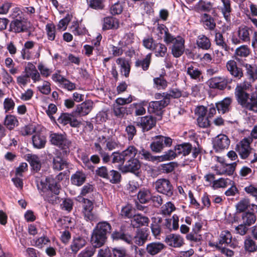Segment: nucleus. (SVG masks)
<instances>
[{
  "label": "nucleus",
  "instance_id": "obj_1",
  "mask_svg": "<svg viewBox=\"0 0 257 257\" xmlns=\"http://www.w3.org/2000/svg\"><path fill=\"white\" fill-rule=\"evenodd\" d=\"M245 89V85H237L235 89V95L238 104L245 109L257 112V92L250 95Z\"/></svg>",
  "mask_w": 257,
  "mask_h": 257
},
{
  "label": "nucleus",
  "instance_id": "obj_2",
  "mask_svg": "<svg viewBox=\"0 0 257 257\" xmlns=\"http://www.w3.org/2000/svg\"><path fill=\"white\" fill-rule=\"evenodd\" d=\"M165 43L169 45L172 44L171 52L175 58L180 57L184 52L185 40L181 36L175 37L172 35H169L165 39Z\"/></svg>",
  "mask_w": 257,
  "mask_h": 257
},
{
  "label": "nucleus",
  "instance_id": "obj_3",
  "mask_svg": "<svg viewBox=\"0 0 257 257\" xmlns=\"http://www.w3.org/2000/svg\"><path fill=\"white\" fill-rule=\"evenodd\" d=\"M251 140L250 139L244 138L236 146L235 150L238 153L242 159H246L252 155L253 156L252 159H250L251 163L257 161V154L253 151L250 147Z\"/></svg>",
  "mask_w": 257,
  "mask_h": 257
},
{
  "label": "nucleus",
  "instance_id": "obj_4",
  "mask_svg": "<svg viewBox=\"0 0 257 257\" xmlns=\"http://www.w3.org/2000/svg\"><path fill=\"white\" fill-rule=\"evenodd\" d=\"M36 183L37 188L40 191L46 192L49 190L55 195H57L59 193L60 186L51 177H48L45 179L37 178L36 179Z\"/></svg>",
  "mask_w": 257,
  "mask_h": 257
},
{
  "label": "nucleus",
  "instance_id": "obj_5",
  "mask_svg": "<svg viewBox=\"0 0 257 257\" xmlns=\"http://www.w3.org/2000/svg\"><path fill=\"white\" fill-rule=\"evenodd\" d=\"M252 32V31L249 27L244 25L240 26L231 37L232 43L237 45L250 42V36Z\"/></svg>",
  "mask_w": 257,
  "mask_h": 257
},
{
  "label": "nucleus",
  "instance_id": "obj_6",
  "mask_svg": "<svg viewBox=\"0 0 257 257\" xmlns=\"http://www.w3.org/2000/svg\"><path fill=\"white\" fill-rule=\"evenodd\" d=\"M172 139L166 136L158 135L155 136L150 145L151 150L155 153H160L165 148L170 147L172 144Z\"/></svg>",
  "mask_w": 257,
  "mask_h": 257
},
{
  "label": "nucleus",
  "instance_id": "obj_7",
  "mask_svg": "<svg viewBox=\"0 0 257 257\" xmlns=\"http://www.w3.org/2000/svg\"><path fill=\"white\" fill-rule=\"evenodd\" d=\"M49 138L51 143L60 148L63 153L69 152L71 142L67 138L65 134L53 133Z\"/></svg>",
  "mask_w": 257,
  "mask_h": 257
},
{
  "label": "nucleus",
  "instance_id": "obj_8",
  "mask_svg": "<svg viewBox=\"0 0 257 257\" xmlns=\"http://www.w3.org/2000/svg\"><path fill=\"white\" fill-rule=\"evenodd\" d=\"M157 191L163 194L168 197H172L174 195V188L171 182L167 179H158L154 183Z\"/></svg>",
  "mask_w": 257,
  "mask_h": 257
},
{
  "label": "nucleus",
  "instance_id": "obj_9",
  "mask_svg": "<svg viewBox=\"0 0 257 257\" xmlns=\"http://www.w3.org/2000/svg\"><path fill=\"white\" fill-rule=\"evenodd\" d=\"M231 80L227 76H216L209 79L207 84L210 88L224 90Z\"/></svg>",
  "mask_w": 257,
  "mask_h": 257
},
{
  "label": "nucleus",
  "instance_id": "obj_10",
  "mask_svg": "<svg viewBox=\"0 0 257 257\" xmlns=\"http://www.w3.org/2000/svg\"><path fill=\"white\" fill-rule=\"evenodd\" d=\"M30 23L23 17H17L10 23V30L15 33H21L28 31Z\"/></svg>",
  "mask_w": 257,
  "mask_h": 257
},
{
  "label": "nucleus",
  "instance_id": "obj_11",
  "mask_svg": "<svg viewBox=\"0 0 257 257\" xmlns=\"http://www.w3.org/2000/svg\"><path fill=\"white\" fill-rule=\"evenodd\" d=\"M156 118L152 115L139 117L136 121V125L142 128L143 133L148 132L156 124Z\"/></svg>",
  "mask_w": 257,
  "mask_h": 257
},
{
  "label": "nucleus",
  "instance_id": "obj_12",
  "mask_svg": "<svg viewBox=\"0 0 257 257\" xmlns=\"http://www.w3.org/2000/svg\"><path fill=\"white\" fill-rule=\"evenodd\" d=\"M175 150L177 152V155H182L186 156L192 152V157L193 159L197 158L200 153V150L199 148H193L190 143H183L178 145L175 147Z\"/></svg>",
  "mask_w": 257,
  "mask_h": 257
},
{
  "label": "nucleus",
  "instance_id": "obj_13",
  "mask_svg": "<svg viewBox=\"0 0 257 257\" xmlns=\"http://www.w3.org/2000/svg\"><path fill=\"white\" fill-rule=\"evenodd\" d=\"M93 203L91 201L88 199H83L82 213L87 221H95L97 219V216L93 212Z\"/></svg>",
  "mask_w": 257,
  "mask_h": 257
},
{
  "label": "nucleus",
  "instance_id": "obj_14",
  "mask_svg": "<svg viewBox=\"0 0 257 257\" xmlns=\"http://www.w3.org/2000/svg\"><path fill=\"white\" fill-rule=\"evenodd\" d=\"M113 240H121L128 244H133V236L125 230V226L121 225L119 230H115L111 234Z\"/></svg>",
  "mask_w": 257,
  "mask_h": 257
},
{
  "label": "nucleus",
  "instance_id": "obj_15",
  "mask_svg": "<svg viewBox=\"0 0 257 257\" xmlns=\"http://www.w3.org/2000/svg\"><path fill=\"white\" fill-rule=\"evenodd\" d=\"M57 121L63 125L69 124L73 127H79L81 124V121L74 117L72 113H62L58 117Z\"/></svg>",
  "mask_w": 257,
  "mask_h": 257
},
{
  "label": "nucleus",
  "instance_id": "obj_16",
  "mask_svg": "<svg viewBox=\"0 0 257 257\" xmlns=\"http://www.w3.org/2000/svg\"><path fill=\"white\" fill-rule=\"evenodd\" d=\"M168 104V100L166 101L165 99L164 100L151 101L149 103L148 110L150 113H154L160 116L163 113V108Z\"/></svg>",
  "mask_w": 257,
  "mask_h": 257
},
{
  "label": "nucleus",
  "instance_id": "obj_17",
  "mask_svg": "<svg viewBox=\"0 0 257 257\" xmlns=\"http://www.w3.org/2000/svg\"><path fill=\"white\" fill-rule=\"evenodd\" d=\"M230 140L225 135L220 134L217 136L213 142V147L217 151L222 150L228 148Z\"/></svg>",
  "mask_w": 257,
  "mask_h": 257
},
{
  "label": "nucleus",
  "instance_id": "obj_18",
  "mask_svg": "<svg viewBox=\"0 0 257 257\" xmlns=\"http://www.w3.org/2000/svg\"><path fill=\"white\" fill-rule=\"evenodd\" d=\"M147 105V102L141 101L133 103L130 105L128 113L130 114H134L135 116L143 115L146 113L145 106Z\"/></svg>",
  "mask_w": 257,
  "mask_h": 257
},
{
  "label": "nucleus",
  "instance_id": "obj_19",
  "mask_svg": "<svg viewBox=\"0 0 257 257\" xmlns=\"http://www.w3.org/2000/svg\"><path fill=\"white\" fill-rule=\"evenodd\" d=\"M226 68L230 74L234 78L240 79L243 75L242 68L237 66L234 60H229L226 63Z\"/></svg>",
  "mask_w": 257,
  "mask_h": 257
},
{
  "label": "nucleus",
  "instance_id": "obj_20",
  "mask_svg": "<svg viewBox=\"0 0 257 257\" xmlns=\"http://www.w3.org/2000/svg\"><path fill=\"white\" fill-rule=\"evenodd\" d=\"M107 238V236L98 233L93 229L91 235L90 242L93 247L99 248L104 244Z\"/></svg>",
  "mask_w": 257,
  "mask_h": 257
},
{
  "label": "nucleus",
  "instance_id": "obj_21",
  "mask_svg": "<svg viewBox=\"0 0 257 257\" xmlns=\"http://www.w3.org/2000/svg\"><path fill=\"white\" fill-rule=\"evenodd\" d=\"M93 103L92 101L88 100L78 104L75 109V113L80 116L87 115L93 108Z\"/></svg>",
  "mask_w": 257,
  "mask_h": 257
},
{
  "label": "nucleus",
  "instance_id": "obj_22",
  "mask_svg": "<svg viewBox=\"0 0 257 257\" xmlns=\"http://www.w3.org/2000/svg\"><path fill=\"white\" fill-rule=\"evenodd\" d=\"M165 242L168 245L173 247H180L184 244L183 237L176 234L167 235L165 238Z\"/></svg>",
  "mask_w": 257,
  "mask_h": 257
},
{
  "label": "nucleus",
  "instance_id": "obj_23",
  "mask_svg": "<svg viewBox=\"0 0 257 257\" xmlns=\"http://www.w3.org/2000/svg\"><path fill=\"white\" fill-rule=\"evenodd\" d=\"M149 221L148 217L138 214L133 216L131 220V224L134 228H139L143 226H148Z\"/></svg>",
  "mask_w": 257,
  "mask_h": 257
},
{
  "label": "nucleus",
  "instance_id": "obj_24",
  "mask_svg": "<svg viewBox=\"0 0 257 257\" xmlns=\"http://www.w3.org/2000/svg\"><path fill=\"white\" fill-rule=\"evenodd\" d=\"M232 100L230 97H227L222 100L216 102L215 106L217 110L219 113L224 114L228 112L230 110L231 104Z\"/></svg>",
  "mask_w": 257,
  "mask_h": 257
},
{
  "label": "nucleus",
  "instance_id": "obj_25",
  "mask_svg": "<svg viewBox=\"0 0 257 257\" xmlns=\"http://www.w3.org/2000/svg\"><path fill=\"white\" fill-rule=\"evenodd\" d=\"M148 236L149 233L147 230L139 229H138L135 235L133 236V241L136 244L142 246L147 241Z\"/></svg>",
  "mask_w": 257,
  "mask_h": 257
},
{
  "label": "nucleus",
  "instance_id": "obj_26",
  "mask_svg": "<svg viewBox=\"0 0 257 257\" xmlns=\"http://www.w3.org/2000/svg\"><path fill=\"white\" fill-rule=\"evenodd\" d=\"M141 167V163L137 158H132L126 162L123 166L124 172H129L134 173L138 172Z\"/></svg>",
  "mask_w": 257,
  "mask_h": 257
},
{
  "label": "nucleus",
  "instance_id": "obj_27",
  "mask_svg": "<svg viewBox=\"0 0 257 257\" xmlns=\"http://www.w3.org/2000/svg\"><path fill=\"white\" fill-rule=\"evenodd\" d=\"M196 44L198 48L203 50H209L211 46L210 39L203 34L197 36Z\"/></svg>",
  "mask_w": 257,
  "mask_h": 257
},
{
  "label": "nucleus",
  "instance_id": "obj_28",
  "mask_svg": "<svg viewBox=\"0 0 257 257\" xmlns=\"http://www.w3.org/2000/svg\"><path fill=\"white\" fill-rule=\"evenodd\" d=\"M165 247V245L160 242H152L147 245L146 250L150 255H155L160 252Z\"/></svg>",
  "mask_w": 257,
  "mask_h": 257
},
{
  "label": "nucleus",
  "instance_id": "obj_29",
  "mask_svg": "<svg viewBox=\"0 0 257 257\" xmlns=\"http://www.w3.org/2000/svg\"><path fill=\"white\" fill-rule=\"evenodd\" d=\"M250 53V49L247 45H241L236 49L234 57L236 60L240 61L243 58L247 57Z\"/></svg>",
  "mask_w": 257,
  "mask_h": 257
},
{
  "label": "nucleus",
  "instance_id": "obj_30",
  "mask_svg": "<svg viewBox=\"0 0 257 257\" xmlns=\"http://www.w3.org/2000/svg\"><path fill=\"white\" fill-rule=\"evenodd\" d=\"M86 241L84 238L81 236L75 237L70 245L71 251L74 253H76L81 248L85 245Z\"/></svg>",
  "mask_w": 257,
  "mask_h": 257
},
{
  "label": "nucleus",
  "instance_id": "obj_31",
  "mask_svg": "<svg viewBox=\"0 0 257 257\" xmlns=\"http://www.w3.org/2000/svg\"><path fill=\"white\" fill-rule=\"evenodd\" d=\"M26 157L27 161L30 163L33 170L36 172L39 171L41 168V163L38 156L29 154Z\"/></svg>",
  "mask_w": 257,
  "mask_h": 257
},
{
  "label": "nucleus",
  "instance_id": "obj_32",
  "mask_svg": "<svg viewBox=\"0 0 257 257\" xmlns=\"http://www.w3.org/2000/svg\"><path fill=\"white\" fill-rule=\"evenodd\" d=\"M152 60V54H148L145 58L136 60L135 62V66L137 68H141L143 70L147 71L149 69Z\"/></svg>",
  "mask_w": 257,
  "mask_h": 257
},
{
  "label": "nucleus",
  "instance_id": "obj_33",
  "mask_svg": "<svg viewBox=\"0 0 257 257\" xmlns=\"http://www.w3.org/2000/svg\"><path fill=\"white\" fill-rule=\"evenodd\" d=\"M86 179V175L83 171H77L71 176V181L72 184L80 186L85 182Z\"/></svg>",
  "mask_w": 257,
  "mask_h": 257
},
{
  "label": "nucleus",
  "instance_id": "obj_34",
  "mask_svg": "<svg viewBox=\"0 0 257 257\" xmlns=\"http://www.w3.org/2000/svg\"><path fill=\"white\" fill-rule=\"evenodd\" d=\"M52 167L55 170L61 171L68 168V163L61 156H57L53 159Z\"/></svg>",
  "mask_w": 257,
  "mask_h": 257
},
{
  "label": "nucleus",
  "instance_id": "obj_35",
  "mask_svg": "<svg viewBox=\"0 0 257 257\" xmlns=\"http://www.w3.org/2000/svg\"><path fill=\"white\" fill-rule=\"evenodd\" d=\"M93 229L98 233L107 236V234L110 232L112 227L110 224L108 222L101 221L98 222Z\"/></svg>",
  "mask_w": 257,
  "mask_h": 257
},
{
  "label": "nucleus",
  "instance_id": "obj_36",
  "mask_svg": "<svg viewBox=\"0 0 257 257\" xmlns=\"http://www.w3.org/2000/svg\"><path fill=\"white\" fill-rule=\"evenodd\" d=\"M116 63L120 65V72L123 74L125 77H128L130 72V65L127 61L123 58H118L116 60Z\"/></svg>",
  "mask_w": 257,
  "mask_h": 257
},
{
  "label": "nucleus",
  "instance_id": "obj_37",
  "mask_svg": "<svg viewBox=\"0 0 257 257\" xmlns=\"http://www.w3.org/2000/svg\"><path fill=\"white\" fill-rule=\"evenodd\" d=\"M119 26L116 19L112 17H105L103 19L102 29L103 30L117 29Z\"/></svg>",
  "mask_w": 257,
  "mask_h": 257
},
{
  "label": "nucleus",
  "instance_id": "obj_38",
  "mask_svg": "<svg viewBox=\"0 0 257 257\" xmlns=\"http://www.w3.org/2000/svg\"><path fill=\"white\" fill-rule=\"evenodd\" d=\"M222 6L220 7L219 10L222 13L225 19L228 21L230 20L231 8L230 0H221Z\"/></svg>",
  "mask_w": 257,
  "mask_h": 257
},
{
  "label": "nucleus",
  "instance_id": "obj_39",
  "mask_svg": "<svg viewBox=\"0 0 257 257\" xmlns=\"http://www.w3.org/2000/svg\"><path fill=\"white\" fill-rule=\"evenodd\" d=\"M121 179L120 173L115 170H110L109 171L107 177L105 180L108 181L110 183L116 184L119 183Z\"/></svg>",
  "mask_w": 257,
  "mask_h": 257
},
{
  "label": "nucleus",
  "instance_id": "obj_40",
  "mask_svg": "<svg viewBox=\"0 0 257 257\" xmlns=\"http://www.w3.org/2000/svg\"><path fill=\"white\" fill-rule=\"evenodd\" d=\"M241 220L244 224L249 226L255 223L256 216L253 213L246 211L242 213Z\"/></svg>",
  "mask_w": 257,
  "mask_h": 257
},
{
  "label": "nucleus",
  "instance_id": "obj_41",
  "mask_svg": "<svg viewBox=\"0 0 257 257\" xmlns=\"http://www.w3.org/2000/svg\"><path fill=\"white\" fill-rule=\"evenodd\" d=\"M187 74L190 76L191 79L196 80L197 81L202 78V71L198 68L191 65L187 68Z\"/></svg>",
  "mask_w": 257,
  "mask_h": 257
},
{
  "label": "nucleus",
  "instance_id": "obj_42",
  "mask_svg": "<svg viewBox=\"0 0 257 257\" xmlns=\"http://www.w3.org/2000/svg\"><path fill=\"white\" fill-rule=\"evenodd\" d=\"M202 21L206 29L213 30L216 27V24L213 17L207 14H204L202 16Z\"/></svg>",
  "mask_w": 257,
  "mask_h": 257
},
{
  "label": "nucleus",
  "instance_id": "obj_43",
  "mask_svg": "<svg viewBox=\"0 0 257 257\" xmlns=\"http://www.w3.org/2000/svg\"><path fill=\"white\" fill-rule=\"evenodd\" d=\"M151 193L147 189H141L138 193V199L142 204L149 202L151 198Z\"/></svg>",
  "mask_w": 257,
  "mask_h": 257
},
{
  "label": "nucleus",
  "instance_id": "obj_44",
  "mask_svg": "<svg viewBox=\"0 0 257 257\" xmlns=\"http://www.w3.org/2000/svg\"><path fill=\"white\" fill-rule=\"evenodd\" d=\"M88 8L96 11H102L104 9L105 0H86Z\"/></svg>",
  "mask_w": 257,
  "mask_h": 257
},
{
  "label": "nucleus",
  "instance_id": "obj_45",
  "mask_svg": "<svg viewBox=\"0 0 257 257\" xmlns=\"http://www.w3.org/2000/svg\"><path fill=\"white\" fill-rule=\"evenodd\" d=\"M4 124L8 129L12 130L18 125L19 121L15 116L7 115L4 120Z\"/></svg>",
  "mask_w": 257,
  "mask_h": 257
},
{
  "label": "nucleus",
  "instance_id": "obj_46",
  "mask_svg": "<svg viewBox=\"0 0 257 257\" xmlns=\"http://www.w3.org/2000/svg\"><path fill=\"white\" fill-rule=\"evenodd\" d=\"M214 41L217 46L224 49L226 52H229L230 48L225 42L223 35L220 32H216L215 35Z\"/></svg>",
  "mask_w": 257,
  "mask_h": 257
},
{
  "label": "nucleus",
  "instance_id": "obj_47",
  "mask_svg": "<svg viewBox=\"0 0 257 257\" xmlns=\"http://www.w3.org/2000/svg\"><path fill=\"white\" fill-rule=\"evenodd\" d=\"M153 51L156 57H164L167 53V48L165 45L162 43H156L154 44Z\"/></svg>",
  "mask_w": 257,
  "mask_h": 257
},
{
  "label": "nucleus",
  "instance_id": "obj_48",
  "mask_svg": "<svg viewBox=\"0 0 257 257\" xmlns=\"http://www.w3.org/2000/svg\"><path fill=\"white\" fill-rule=\"evenodd\" d=\"M232 235L228 230L222 231L220 235L219 243L221 245L223 244L231 246Z\"/></svg>",
  "mask_w": 257,
  "mask_h": 257
},
{
  "label": "nucleus",
  "instance_id": "obj_49",
  "mask_svg": "<svg viewBox=\"0 0 257 257\" xmlns=\"http://www.w3.org/2000/svg\"><path fill=\"white\" fill-rule=\"evenodd\" d=\"M32 142L35 148L42 149L44 148L46 141L43 136L37 134L33 136Z\"/></svg>",
  "mask_w": 257,
  "mask_h": 257
},
{
  "label": "nucleus",
  "instance_id": "obj_50",
  "mask_svg": "<svg viewBox=\"0 0 257 257\" xmlns=\"http://www.w3.org/2000/svg\"><path fill=\"white\" fill-rule=\"evenodd\" d=\"M138 157L141 159L152 162L157 161V156H152L150 151L144 148L138 151Z\"/></svg>",
  "mask_w": 257,
  "mask_h": 257
},
{
  "label": "nucleus",
  "instance_id": "obj_51",
  "mask_svg": "<svg viewBox=\"0 0 257 257\" xmlns=\"http://www.w3.org/2000/svg\"><path fill=\"white\" fill-rule=\"evenodd\" d=\"M129 107H126L119 105L113 106V112L115 116L119 118H122L125 115L130 114L128 113Z\"/></svg>",
  "mask_w": 257,
  "mask_h": 257
},
{
  "label": "nucleus",
  "instance_id": "obj_52",
  "mask_svg": "<svg viewBox=\"0 0 257 257\" xmlns=\"http://www.w3.org/2000/svg\"><path fill=\"white\" fill-rule=\"evenodd\" d=\"M177 156V152L172 150H169L164 153L161 156H157V161L163 162L170 161L175 159Z\"/></svg>",
  "mask_w": 257,
  "mask_h": 257
},
{
  "label": "nucleus",
  "instance_id": "obj_53",
  "mask_svg": "<svg viewBox=\"0 0 257 257\" xmlns=\"http://www.w3.org/2000/svg\"><path fill=\"white\" fill-rule=\"evenodd\" d=\"M182 96V91L178 88L170 89L166 94L165 99L168 100V104L170 102L171 98H179Z\"/></svg>",
  "mask_w": 257,
  "mask_h": 257
},
{
  "label": "nucleus",
  "instance_id": "obj_54",
  "mask_svg": "<svg viewBox=\"0 0 257 257\" xmlns=\"http://www.w3.org/2000/svg\"><path fill=\"white\" fill-rule=\"evenodd\" d=\"M122 153L126 160L135 158V156L138 153V150L135 146H129L125 150L122 151Z\"/></svg>",
  "mask_w": 257,
  "mask_h": 257
},
{
  "label": "nucleus",
  "instance_id": "obj_55",
  "mask_svg": "<svg viewBox=\"0 0 257 257\" xmlns=\"http://www.w3.org/2000/svg\"><path fill=\"white\" fill-rule=\"evenodd\" d=\"M154 86L158 89H165L168 86V82L161 75L153 79Z\"/></svg>",
  "mask_w": 257,
  "mask_h": 257
},
{
  "label": "nucleus",
  "instance_id": "obj_56",
  "mask_svg": "<svg viewBox=\"0 0 257 257\" xmlns=\"http://www.w3.org/2000/svg\"><path fill=\"white\" fill-rule=\"evenodd\" d=\"M162 222V218H160L158 219L157 222H155L151 224V230L153 234L155 236H157L159 235L161 232H163V228H162V226L160 224Z\"/></svg>",
  "mask_w": 257,
  "mask_h": 257
},
{
  "label": "nucleus",
  "instance_id": "obj_57",
  "mask_svg": "<svg viewBox=\"0 0 257 257\" xmlns=\"http://www.w3.org/2000/svg\"><path fill=\"white\" fill-rule=\"evenodd\" d=\"M175 209V205L171 202H168L162 207L161 214L165 216L170 215Z\"/></svg>",
  "mask_w": 257,
  "mask_h": 257
},
{
  "label": "nucleus",
  "instance_id": "obj_58",
  "mask_svg": "<svg viewBox=\"0 0 257 257\" xmlns=\"http://www.w3.org/2000/svg\"><path fill=\"white\" fill-rule=\"evenodd\" d=\"M244 248L248 252H255L257 250V245L251 238H248L244 240Z\"/></svg>",
  "mask_w": 257,
  "mask_h": 257
},
{
  "label": "nucleus",
  "instance_id": "obj_59",
  "mask_svg": "<svg viewBox=\"0 0 257 257\" xmlns=\"http://www.w3.org/2000/svg\"><path fill=\"white\" fill-rule=\"evenodd\" d=\"M46 30L48 40L53 41L56 37V28L53 24H47L46 26Z\"/></svg>",
  "mask_w": 257,
  "mask_h": 257
},
{
  "label": "nucleus",
  "instance_id": "obj_60",
  "mask_svg": "<svg viewBox=\"0 0 257 257\" xmlns=\"http://www.w3.org/2000/svg\"><path fill=\"white\" fill-rule=\"evenodd\" d=\"M246 74L249 80L251 82H254L257 79V70L254 69L253 67L249 64H246Z\"/></svg>",
  "mask_w": 257,
  "mask_h": 257
},
{
  "label": "nucleus",
  "instance_id": "obj_61",
  "mask_svg": "<svg viewBox=\"0 0 257 257\" xmlns=\"http://www.w3.org/2000/svg\"><path fill=\"white\" fill-rule=\"evenodd\" d=\"M197 9L198 11L208 12L212 9V5L210 2L201 0L197 3Z\"/></svg>",
  "mask_w": 257,
  "mask_h": 257
},
{
  "label": "nucleus",
  "instance_id": "obj_62",
  "mask_svg": "<svg viewBox=\"0 0 257 257\" xmlns=\"http://www.w3.org/2000/svg\"><path fill=\"white\" fill-rule=\"evenodd\" d=\"M125 132L126 133L127 138L129 141H132L137 135V129L135 125L130 124L126 126Z\"/></svg>",
  "mask_w": 257,
  "mask_h": 257
},
{
  "label": "nucleus",
  "instance_id": "obj_63",
  "mask_svg": "<svg viewBox=\"0 0 257 257\" xmlns=\"http://www.w3.org/2000/svg\"><path fill=\"white\" fill-rule=\"evenodd\" d=\"M123 6L119 1L112 5L110 8V13L112 15L120 14L123 11Z\"/></svg>",
  "mask_w": 257,
  "mask_h": 257
},
{
  "label": "nucleus",
  "instance_id": "obj_64",
  "mask_svg": "<svg viewBox=\"0 0 257 257\" xmlns=\"http://www.w3.org/2000/svg\"><path fill=\"white\" fill-rule=\"evenodd\" d=\"M112 253L114 257H126L127 250L123 247H116L112 248Z\"/></svg>",
  "mask_w": 257,
  "mask_h": 257
}]
</instances>
